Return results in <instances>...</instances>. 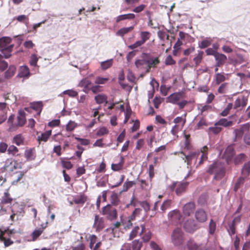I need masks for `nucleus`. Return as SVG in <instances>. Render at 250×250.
<instances>
[{
  "label": "nucleus",
  "instance_id": "nucleus-37",
  "mask_svg": "<svg viewBox=\"0 0 250 250\" xmlns=\"http://www.w3.org/2000/svg\"><path fill=\"white\" fill-rule=\"evenodd\" d=\"M27 170L25 171H20L16 172V174H17V178L15 180H14L12 184L13 185H16L19 182H20L22 179L23 178V176H24L25 174L26 173Z\"/></svg>",
  "mask_w": 250,
  "mask_h": 250
},
{
  "label": "nucleus",
  "instance_id": "nucleus-23",
  "mask_svg": "<svg viewBox=\"0 0 250 250\" xmlns=\"http://www.w3.org/2000/svg\"><path fill=\"white\" fill-rule=\"evenodd\" d=\"M135 18V15L133 13H128L120 15L116 18V22L119 23L121 21L126 20H133Z\"/></svg>",
  "mask_w": 250,
  "mask_h": 250
},
{
  "label": "nucleus",
  "instance_id": "nucleus-34",
  "mask_svg": "<svg viewBox=\"0 0 250 250\" xmlns=\"http://www.w3.org/2000/svg\"><path fill=\"white\" fill-rule=\"evenodd\" d=\"M133 29V26L122 28L117 31L116 35L119 36L123 37L125 35L132 31Z\"/></svg>",
  "mask_w": 250,
  "mask_h": 250
},
{
  "label": "nucleus",
  "instance_id": "nucleus-32",
  "mask_svg": "<svg viewBox=\"0 0 250 250\" xmlns=\"http://www.w3.org/2000/svg\"><path fill=\"white\" fill-rule=\"evenodd\" d=\"M187 246L188 250H198L200 245H198L194 240L190 239L187 242Z\"/></svg>",
  "mask_w": 250,
  "mask_h": 250
},
{
  "label": "nucleus",
  "instance_id": "nucleus-54",
  "mask_svg": "<svg viewBox=\"0 0 250 250\" xmlns=\"http://www.w3.org/2000/svg\"><path fill=\"white\" fill-rule=\"evenodd\" d=\"M140 205L144 208L146 212L150 210V206L148 202L146 201L140 202Z\"/></svg>",
  "mask_w": 250,
  "mask_h": 250
},
{
  "label": "nucleus",
  "instance_id": "nucleus-1",
  "mask_svg": "<svg viewBox=\"0 0 250 250\" xmlns=\"http://www.w3.org/2000/svg\"><path fill=\"white\" fill-rule=\"evenodd\" d=\"M12 39L10 37H4L0 39V50L3 55V57L9 58L11 56V52L14 44H10Z\"/></svg>",
  "mask_w": 250,
  "mask_h": 250
},
{
  "label": "nucleus",
  "instance_id": "nucleus-10",
  "mask_svg": "<svg viewBox=\"0 0 250 250\" xmlns=\"http://www.w3.org/2000/svg\"><path fill=\"white\" fill-rule=\"evenodd\" d=\"M178 153V154H182V158L184 160V162L187 164L188 165H190L192 160L194 158H196L199 154V152H190L187 155L182 152H177L175 154Z\"/></svg>",
  "mask_w": 250,
  "mask_h": 250
},
{
  "label": "nucleus",
  "instance_id": "nucleus-38",
  "mask_svg": "<svg viewBox=\"0 0 250 250\" xmlns=\"http://www.w3.org/2000/svg\"><path fill=\"white\" fill-rule=\"evenodd\" d=\"M16 67L14 65H10L8 69L5 73V77L6 78L12 77L15 73Z\"/></svg>",
  "mask_w": 250,
  "mask_h": 250
},
{
  "label": "nucleus",
  "instance_id": "nucleus-21",
  "mask_svg": "<svg viewBox=\"0 0 250 250\" xmlns=\"http://www.w3.org/2000/svg\"><path fill=\"white\" fill-rule=\"evenodd\" d=\"M91 84V82L88 78H84L82 79L79 84L80 87H83V91L87 93L90 90V85Z\"/></svg>",
  "mask_w": 250,
  "mask_h": 250
},
{
  "label": "nucleus",
  "instance_id": "nucleus-39",
  "mask_svg": "<svg viewBox=\"0 0 250 250\" xmlns=\"http://www.w3.org/2000/svg\"><path fill=\"white\" fill-rule=\"evenodd\" d=\"M215 82L217 84L225 81L226 79V76L223 73H218L215 74Z\"/></svg>",
  "mask_w": 250,
  "mask_h": 250
},
{
  "label": "nucleus",
  "instance_id": "nucleus-60",
  "mask_svg": "<svg viewBox=\"0 0 250 250\" xmlns=\"http://www.w3.org/2000/svg\"><path fill=\"white\" fill-rule=\"evenodd\" d=\"M90 90L94 94L102 91V87L99 85H92L90 87Z\"/></svg>",
  "mask_w": 250,
  "mask_h": 250
},
{
  "label": "nucleus",
  "instance_id": "nucleus-61",
  "mask_svg": "<svg viewBox=\"0 0 250 250\" xmlns=\"http://www.w3.org/2000/svg\"><path fill=\"white\" fill-rule=\"evenodd\" d=\"M38 61V59L37 57V55L35 54H32L31 56L30 64L31 65L35 66L37 65V62Z\"/></svg>",
  "mask_w": 250,
  "mask_h": 250
},
{
  "label": "nucleus",
  "instance_id": "nucleus-46",
  "mask_svg": "<svg viewBox=\"0 0 250 250\" xmlns=\"http://www.w3.org/2000/svg\"><path fill=\"white\" fill-rule=\"evenodd\" d=\"M77 126V124L75 122L70 121L66 125V130L67 131H72Z\"/></svg>",
  "mask_w": 250,
  "mask_h": 250
},
{
  "label": "nucleus",
  "instance_id": "nucleus-42",
  "mask_svg": "<svg viewBox=\"0 0 250 250\" xmlns=\"http://www.w3.org/2000/svg\"><path fill=\"white\" fill-rule=\"evenodd\" d=\"M136 184L135 181H126L123 187L122 192H125Z\"/></svg>",
  "mask_w": 250,
  "mask_h": 250
},
{
  "label": "nucleus",
  "instance_id": "nucleus-59",
  "mask_svg": "<svg viewBox=\"0 0 250 250\" xmlns=\"http://www.w3.org/2000/svg\"><path fill=\"white\" fill-rule=\"evenodd\" d=\"M90 238V243H89V247L90 249H92L93 248L94 245L96 243L97 240V237L95 235H91L89 236Z\"/></svg>",
  "mask_w": 250,
  "mask_h": 250
},
{
  "label": "nucleus",
  "instance_id": "nucleus-20",
  "mask_svg": "<svg viewBox=\"0 0 250 250\" xmlns=\"http://www.w3.org/2000/svg\"><path fill=\"white\" fill-rule=\"evenodd\" d=\"M197 109L200 111L201 115H205L209 111L211 110L212 106L208 104H199L197 105Z\"/></svg>",
  "mask_w": 250,
  "mask_h": 250
},
{
  "label": "nucleus",
  "instance_id": "nucleus-3",
  "mask_svg": "<svg viewBox=\"0 0 250 250\" xmlns=\"http://www.w3.org/2000/svg\"><path fill=\"white\" fill-rule=\"evenodd\" d=\"M185 240L184 232L181 229L177 228L172 231L171 234V241L175 246L182 245Z\"/></svg>",
  "mask_w": 250,
  "mask_h": 250
},
{
  "label": "nucleus",
  "instance_id": "nucleus-7",
  "mask_svg": "<svg viewBox=\"0 0 250 250\" xmlns=\"http://www.w3.org/2000/svg\"><path fill=\"white\" fill-rule=\"evenodd\" d=\"M188 185L187 182H174L170 186V188L172 191L175 190L177 195H180L182 193L186 191V189Z\"/></svg>",
  "mask_w": 250,
  "mask_h": 250
},
{
  "label": "nucleus",
  "instance_id": "nucleus-36",
  "mask_svg": "<svg viewBox=\"0 0 250 250\" xmlns=\"http://www.w3.org/2000/svg\"><path fill=\"white\" fill-rule=\"evenodd\" d=\"M8 154L13 156H19L20 154L18 153L19 149L14 145H11L7 149Z\"/></svg>",
  "mask_w": 250,
  "mask_h": 250
},
{
  "label": "nucleus",
  "instance_id": "nucleus-24",
  "mask_svg": "<svg viewBox=\"0 0 250 250\" xmlns=\"http://www.w3.org/2000/svg\"><path fill=\"white\" fill-rule=\"evenodd\" d=\"M51 130L46 131L45 132L41 133L40 135L38 136L37 140L39 143H40L41 142H46L48 141V139L51 135Z\"/></svg>",
  "mask_w": 250,
  "mask_h": 250
},
{
  "label": "nucleus",
  "instance_id": "nucleus-58",
  "mask_svg": "<svg viewBox=\"0 0 250 250\" xmlns=\"http://www.w3.org/2000/svg\"><path fill=\"white\" fill-rule=\"evenodd\" d=\"M235 224L232 223L229 224V229L228 231L230 235H234L235 233Z\"/></svg>",
  "mask_w": 250,
  "mask_h": 250
},
{
  "label": "nucleus",
  "instance_id": "nucleus-51",
  "mask_svg": "<svg viewBox=\"0 0 250 250\" xmlns=\"http://www.w3.org/2000/svg\"><path fill=\"white\" fill-rule=\"evenodd\" d=\"M75 139L80 143L82 146H87L90 144V141L89 139L81 138L78 137H75Z\"/></svg>",
  "mask_w": 250,
  "mask_h": 250
},
{
  "label": "nucleus",
  "instance_id": "nucleus-41",
  "mask_svg": "<svg viewBox=\"0 0 250 250\" xmlns=\"http://www.w3.org/2000/svg\"><path fill=\"white\" fill-rule=\"evenodd\" d=\"M222 128L219 125H216V123L214 126L210 127L208 128L209 132L214 134H217L222 131Z\"/></svg>",
  "mask_w": 250,
  "mask_h": 250
},
{
  "label": "nucleus",
  "instance_id": "nucleus-49",
  "mask_svg": "<svg viewBox=\"0 0 250 250\" xmlns=\"http://www.w3.org/2000/svg\"><path fill=\"white\" fill-rule=\"evenodd\" d=\"M109 79L107 78H103L101 77H97L95 80V83L96 84H104L106 83Z\"/></svg>",
  "mask_w": 250,
  "mask_h": 250
},
{
  "label": "nucleus",
  "instance_id": "nucleus-63",
  "mask_svg": "<svg viewBox=\"0 0 250 250\" xmlns=\"http://www.w3.org/2000/svg\"><path fill=\"white\" fill-rule=\"evenodd\" d=\"M146 5L141 4V5L136 7L135 8H134L132 10V11L135 13H140L142 11H143L146 8Z\"/></svg>",
  "mask_w": 250,
  "mask_h": 250
},
{
  "label": "nucleus",
  "instance_id": "nucleus-50",
  "mask_svg": "<svg viewBox=\"0 0 250 250\" xmlns=\"http://www.w3.org/2000/svg\"><path fill=\"white\" fill-rule=\"evenodd\" d=\"M204 52L202 51H199L198 55L193 59L196 65H198L202 61Z\"/></svg>",
  "mask_w": 250,
  "mask_h": 250
},
{
  "label": "nucleus",
  "instance_id": "nucleus-12",
  "mask_svg": "<svg viewBox=\"0 0 250 250\" xmlns=\"http://www.w3.org/2000/svg\"><path fill=\"white\" fill-rule=\"evenodd\" d=\"M195 209V203L190 202L185 205L183 208V212L185 215L189 216Z\"/></svg>",
  "mask_w": 250,
  "mask_h": 250
},
{
  "label": "nucleus",
  "instance_id": "nucleus-4",
  "mask_svg": "<svg viewBox=\"0 0 250 250\" xmlns=\"http://www.w3.org/2000/svg\"><path fill=\"white\" fill-rule=\"evenodd\" d=\"M151 34L148 31H142L140 32L141 40L136 41L134 43L130 45L128 47L130 49H134L143 45L150 38Z\"/></svg>",
  "mask_w": 250,
  "mask_h": 250
},
{
  "label": "nucleus",
  "instance_id": "nucleus-13",
  "mask_svg": "<svg viewBox=\"0 0 250 250\" xmlns=\"http://www.w3.org/2000/svg\"><path fill=\"white\" fill-rule=\"evenodd\" d=\"M94 227L97 231H100L104 228V221L102 217H100L98 215L95 216Z\"/></svg>",
  "mask_w": 250,
  "mask_h": 250
},
{
  "label": "nucleus",
  "instance_id": "nucleus-43",
  "mask_svg": "<svg viewBox=\"0 0 250 250\" xmlns=\"http://www.w3.org/2000/svg\"><path fill=\"white\" fill-rule=\"evenodd\" d=\"M216 224L213 219L210 220L208 226V232L210 234L213 235L216 230Z\"/></svg>",
  "mask_w": 250,
  "mask_h": 250
},
{
  "label": "nucleus",
  "instance_id": "nucleus-47",
  "mask_svg": "<svg viewBox=\"0 0 250 250\" xmlns=\"http://www.w3.org/2000/svg\"><path fill=\"white\" fill-rule=\"evenodd\" d=\"M109 131L105 127H100L96 132V135L97 136L100 137L103 135L108 134Z\"/></svg>",
  "mask_w": 250,
  "mask_h": 250
},
{
  "label": "nucleus",
  "instance_id": "nucleus-25",
  "mask_svg": "<svg viewBox=\"0 0 250 250\" xmlns=\"http://www.w3.org/2000/svg\"><path fill=\"white\" fill-rule=\"evenodd\" d=\"M46 227V225H42V227L35 229L31 234L33 240L35 241L41 235L44 229Z\"/></svg>",
  "mask_w": 250,
  "mask_h": 250
},
{
  "label": "nucleus",
  "instance_id": "nucleus-26",
  "mask_svg": "<svg viewBox=\"0 0 250 250\" xmlns=\"http://www.w3.org/2000/svg\"><path fill=\"white\" fill-rule=\"evenodd\" d=\"M30 107L32 109L38 112L37 114L39 115L42 110L43 107V104L42 102L41 101L34 102L31 104Z\"/></svg>",
  "mask_w": 250,
  "mask_h": 250
},
{
  "label": "nucleus",
  "instance_id": "nucleus-48",
  "mask_svg": "<svg viewBox=\"0 0 250 250\" xmlns=\"http://www.w3.org/2000/svg\"><path fill=\"white\" fill-rule=\"evenodd\" d=\"M211 40H204L199 43V47L202 49L208 47L211 44Z\"/></svg>",
  "mask_w": 250,
  "mask_h": 250
},
{
  "label": "nucleus",
  "instance_id": "nucleus-35",
  "mask_svg": "<svg viewBox=\"0 0 250 250\" xmlns=\"http://www.w3.org/2000/svg\"><path fill=\"white\" fill-rule=\"evenodd\" d=\"M24 138L21 134H18L14 137L12 143L16 144L17 146L23 144Z\"/></svg>",
  "mask_w": 250,
  "mask_h": 250
},
{
  "label": "nucleus",
  "instance_id": "nucleus-9",
  "mask_svg": "<svg viewBox=\"0 0 250 250\" xmlns=\"http://www.w3.org/2000/svg\"><path fill=\"white\" fill-rule=\"evenodd\" d=\"M143 54L147 58L146 59V62L147 63L146 72H149L151 68H155L160 63V60L158 57L148 58V56H150V54L143 53Z\"/></svg>",
  "mask_w": 250,
  "mask_h": 250
},
{
  "label": "nucleus",
  "instance_id": "nucleus-64",
  "mask_svg": "<svg viewBox=\"0 0 250 250\" xmlns=\"http://www.w3.org/2000/svg\"><path fill=\"white\" fill-rule=\"evenodd\" d=\"M119 202V199L116 194H113L111 196V202L114 205H118Z\"/></svg>",
  "mask_w": 250,
  "mask_h": 250
},
{
  "label": "nucleus",
  "instance_id": "nucleus-40",
  "mask_svg": "<svg viewBox=\"0 0 250 250\" xmlns=\"http://www.w3.org/2000/svg\"><path fill=\"white\" fill-rule=\"evenodd\" d=\"M142 212V209L140 208H136L133 211L132 214L129 217V221L134 220L137 217H139Z\"/></svg>",
  "mask_w": 250,
  "mask_h": 250
},
{
  "label": "nucleus",
  "instance_id": "nucleus-56",
  "mask_svg": "<svg viewBox=\"0 0 250 250\" xmlns=\"http://www.w3.org/2000/svg\"><path fill=\"white\" fill-rule=\"evenodd\" d=\"M148 174L150 180L151 181L155 175L154 166L153 164L149 166Z\"/></svg>",
  "mask_w": 250,
  "mask_h": 250
},
{
  "label": "nucleus",
  "instance_id": "nucleus-52",
  "mask_svg": "<svg viewBox=\"0 0 250 250\" xmlns=\"http://www.w3.org/2000/svg\"><path fill=\"white\" fill-rule=\"evenodd\" d=\"M233 104L232 103H229L227 107L225 108V109L222 111V112L221 113L220 115L222 116H227L229 112L230 109L232 108Z\"/></svg>",
  "mask_w": 250,
  "mask_h": 250
},
{
  "label": "nucleus",
  "instance_id": "nucleus-53",
  "mask_svg": "<svg viewBox=\"0 0 250 250\" xmlns=\"http://www.w3.org/2000/svg\"><path fill=\"white\" fill-rule=\"evenodd\" d=\"M142 244L139 240H134L132 242V250H140Z\"/></svg>",
  "mask_w": 250,
  "mask_h": 250
},
{
  "label": "nucleus",
  "instance_id": "nucleus-18",
  "mask_svg": "<svg viewBox=\"0 0 250 250\" xmlns=\"http://www.w3.org/2000/svg\"><path fill=\"white\" fill-rule=\"evenodd\" d=\"M235 152L233 146H229L227 147L225 151L224 157L227 161L229 162V161L231 160Z\"/></svg>",
  "mask_w": 250,
  "mask_h": 250
},
{
  "label": "nucleus",
  "instance_id": "nucleus-57",
  "mask_svg": "<svg viewBox=\"0 0 250 250\" xmlns=\"http://www.w3.org/2000/svg\"><path fill=\"white\" fill-rule=\"evenodd\" d=\"M3 57H4L0 54V70L1 71L4 70L8 67L7 63L2 60Z\"/></svg>",
  "mask_w": 250,
  "mask_h": 250
},
{
  "label": "nucleus",
  "instance_id": "nucleus-14",
  "mask_svg": "<svg viewBox=\"0 0 250 250\" xmlns=\"http://www.w3.org/2000/svg\"><path fill=\"white\" fill-rule=\"evenodd\" d=\"M184 228L189 233H193L199 229L196 223L192 220H188L184 224Z\"/></svg>",
  "mask_w": 250,
  "mask_h": 250
},
{
  "label": "nucleus",
  "instance_id": "nucleus-55",
  "mask_svg": "<svg viewBox=\"0 0 250 250\" xmlns=\"http://www.w3.org/2000/svg\"><path fill=\"white\" fill-rule=\"evenodd\" d=\"M182 44H183L182 42L180 41V39H178L173 46V48H174L173 54L174 55H175V52H177L179 50L180 47L182 45Z\"/></svg>",
  "mask_w": 250,
  "mask_h": 250
},
{
  "label": "nucleus",
  "instance_id": "nucleus-30",
  "mask_svg": "<svg viewBox=\"0 0 250 250\" xmlns=\"http://www.w3.org/2000/svg\"><path fill=\"white\" fill-rule=\"evenodd\" d=\"M87 200V197L84 194L77 195L73 200V202L75 204H83Z\"/></svg>",
  "mask_w": 250,
  "mask_h": 250
},
{
  "label": "nucleus",
  "instance_id": "nucleus-31",
  "mask_svg": "<svg viewBox=\"0 0 250 250\" xmlns=\"http://www.w3.org/2000/svg\"><path fill=\"white\" fill-rule=\"evenodd\" d=\"M135 65L136 67L140 69H146V71L147 68V63L146 62V59L138 60L136 61Z\"/></svg>",
  "mask_w": 250,
  "mask_h": 250
},
{
  "label": "nucleus",
  "instance_id": "nucleus-11",
  "mask_svg": "<svg viewBox=\"0 0 250 250\" xmlns=\"http://www.w3.org/2000/svg\"><path fill=\"white\" fill-rule=\"evenodd\" d=\"M196 220L199 223H204L208 219L206 212L203 209H198L195 213Z\"/></svg>",
  "mask_w": 250,
  "mask_h": 250
},
{
  "label": "nucleus",
  "instance_id": "nucleus-29",
  "mask_svg": "<svg viewBox=\"0 0 250 250\" xmlns=\"http://www.w3.org/2000/svg\"><path fill=\"white\" fill-rule=\"evenodd\" d=\"M232 125V121H229L226 118L221 119L216 123V125H219L220 126H223L225 127L231 126Z\"/></svg>",
  "mask_w": 250,
  "mask_h": 250
},
{
  "label": "nucleus",
  "instance_id": "nucleus-44",
  "mask_svg": "<svg viewBox=\"0 0 250 250\" xmlns=\"http://www.w3.org/2000/svg\"><path fill=\"white\" fill-rule=\"evenodd\" d=\"M172 204L171 200H167L165 201L161 206V209L163 212H165L166 210L169 208Z\"/></svg>",
  "mask_w": 250,
  "mask_h": 250
},
{
  "label": "nucleus",
  "instance_id": "nucleus-45",
  "mask_svg": "<svg viewBox=\"0 0 250 250\" xmlns=\"http://www.w3.org/2000/svg\"><path fill=\"white\" fill-rule=\"evenodd\" d=\"M113 63L112 59L108 60L106 61L102 62L101 63V68L104 70H106L110 68Z\"/></svg>",
  "mask_w": 250,
  "mask_h": 250
},
{
  "label": "nucleus",
  "instance_id": "nucleus-6",
  "mask_svg": "<svg viewBox=\"0 0 250 250\" xmlns=\"http://www.w3.org/2000/svg\"><path fill=\"white\" fill-rule=\"evenodd\" d=\"M14 233L13 230L9 229L0 232V240L4 243L5 247H8L13 243L10 238Z\"/></svg>",
  "mask_w": 250,
  "mask_h": 250
},
{
  "label": "nucleus",
  "instance_id": "nucleus-17",
  "mask_svg": "<svg viewBox=\"0 0 250 250\" xmlns=\"http://www.w3.org/2000/svg\"><path fill=\"white\" fill-rule=\"evenodd\" d=\"M216 61V66L219 67L223 65L227 61V57L225 55L217 52L214 56Z\"/></svg>",
  "mask_w": 250,
  "mask_h": 250
},
{
  "label": "nucleus",
  "instance_id": "nucleus-2",
  "mask_svg": "<svg viewBox=\"0 0 250 250\" xmlns=\"http://www.w3.org/2000/svg\"><path fill=\"white\" fill-rule=\"evenodd\" d=\"M207 172L210 174H214V179L219 180L225 176V168L220 163H214L209 166Z\"/></svg>",
  "mask_w": 250,
  "mask_h": 250
},
{
  "label": "nucleus",
  "instance_id": "nucleus-16",
  "mask_svg": "<svg viewBox=\"0 0 250 250\" xmlns=\"http://www.w3.org/2000/svg\"><path fill=\"white\" fill-rule=\"evenodd\" d=\"M182 98V94L180 92L174 93L167 98V102L176 104Z\"/></svg>",
  "mask_w": 250,
  "mask_h": 250
},
{
  "label": "nucleus",
  "instance_id": "nucleus-27",
  "mask_svg": "<svg viewBox=\"0 0 250 250\" xmlns=\"http://www.w3.org/2000/svg\"><path fill=\"white\" fill-rule=\"evenodd\" d=\"M94 99L98 104H102L104 103H107V96L104 94H100L96 96Z\"/></svg>",
  "mask_w": 250,
  "mask_h": 250
},
{
  "label": "nucleus",
  "instance_id": "nucleus-33",
  "mask_svg": "<svg viewBox=\"0 0 250 250\" xmlns=\"http://www.w3.org/2000/svg\"><path fill=\"white\" fill-rule=\"evenodd\" d=\"M12 201L13 199L10 197V195L8 192H4L1 198V204L3 205L7 204H11Z\"/></svg>",
  "mask_w": 250,
  "mask_h": 250
},
{
  "label": "nucleus",
  "instance_id": "nucleus-19",
  "mask_svg": "<svg viewBox=\"0 0 250 250\" xmlns=\"http://www.w3.org/2000/svg\"><path fill=\"white\" fill-rule=\"evenodd\" d=\"M125 164V159L123 156H120V161L117 164H112L111 169L115 171H119L123 169Z\"/></svg>",
  "mask_w": 250,
  "mask_h": 250
},
{
  "label": "nucleus",
  "instance_id": "nucleus-28",
  "mask_svg": "<svg viewBox=\"0 0 250 250\" xmlns=\"http://www.w3.org/2000/svg\"><path fill=\"white\" fill-rule=\"evenodd\" d=\"M30 75L29 69L26 66H22L20 67L18 76L21 78L28 77Z\"/></svg>",
  "mask_w": 250,
  "mask_h": 250
},
{
  "label": "nucleus",
  "instance_id": "nucleus-5",
  "mask_svg": "<svg viewBox=\"0 0 250 250\" xmlns=\"http://www.w3.org/2000/svg\"><path fill=\"white\" fill-rule=\"evenodd\" d=\"M102 213L105 215L109 220H112L116 219L117 212L116 209L110 205H107L102 208Z\"/></svg>",
  "mask_w": 250,
  "mask_h": 250
},
{
  "label": "nucleus",
  "instance_id": "nucleus-62",
  "mask_svg": "<svg viewBox=\"0 0 250 250\" xmlns=\"http://www.w3.org/2000/svg\"><path fill=\"white\" fill-rule=\"evenodd\" d=\"M145 145V141L143 139H139L136 142V149L140 150Z\"/></svg>",
  "mask_w": 250,
  "mask_h": 250
},
{
  "label": "nucleus",
  "instance_id": "nucleus-15",
  "mask_svg": "<svg viewBox=\"0 0 250 250\" xmlns=\"http://www.w3.org/2000/svg\"><path fill=\"white\" fill-rule=\"evenodd\" d=\"M141 229L138 226L135 227L129 234V240H131L136 237L138 234H142L145 231L146 227L145 225H141Z\"/></svg>",
  "mask_w": 250,
  "mask_h": 250
},
{
  "label": "nucleus",
  "instance_id": "nucleus-8",
  "mask_svg": "<svg viewBox=\"0 0 250 250\" xmlns=\"http://www.w3.org/2000/svg\"><path fill=\"white\" fill-rule=\"evenodd\" d=\"M169 220L173 223L180 224L182 222V215L178 209L170 211L168 214Z\"/></svg>",
  "mask_w": 250,
  "mask_h": 250
},
{
  "label": "nucleus",
  "instance_id": "nucleus-22",
  "mask_svg": "<svg viewBox=\"0 0 250 250\" xmlns=\"http://www.w3.org/2000/svg\"><path fill=\"white\" fill-rule=\"evenodd\" d=\"M18 125L22 126L26 123L25 113L22 110H20L17 117Z\"/></svg>",
  "mask_w": 250,
  "mask_h": 250
}]
</instances>
